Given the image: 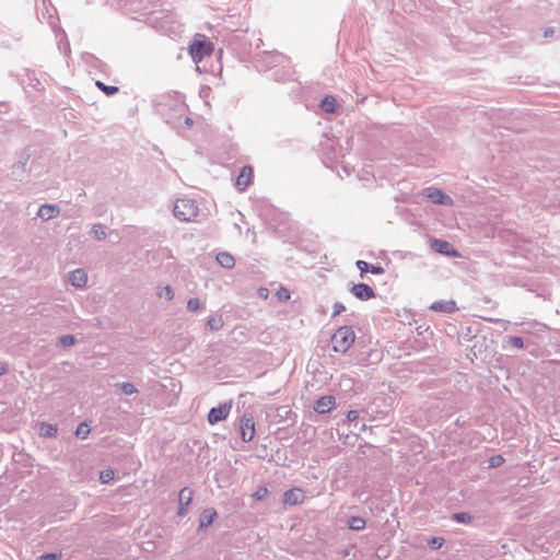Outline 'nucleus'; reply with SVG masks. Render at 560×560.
Here are the masks:
<instances>
[{"label":"nucleus","mask_w":560,"mask_h":560,"mask_svg":"<svg viewBox=\"0 0 560 560\" xmlns=\"http://www.w3.org/2000/svg\"><path fill=\"white\" fill-rule=\"evenodd\" d=\"M213 50V43L205 35L200 34H197L188 46V52L196 65L200 63L205 58L211 56Z\"/></svg>","instance_id":"nucleus-1"},{"label":"nucleus","mask_w":560,"mask_h":560,"mask_svg":"<svg viewBox=\"0 0 560 560\" xmlns=\"http://www.w3.org/2000/svg\"><path fill=\"white\" fill-rule=\"evenodd\" d=\"M355 340V334L351 326L339 327L331 337L332 350L335 352L346 353Z\"/></svg>","instance_id":"nucleus-2"},{"label":"nucleus","mask_w":560,"mask_h":560,"mask_svg":"<svg viewBox=\"0 0 560 560\" xmlns=\"http://www.w3.org/2000/svg\"><path fill=\"white\" fill-rule=\"evenodd\" d=\"M173 213L180 221H192L198 215V206L194 199L180 198L175 201Z\"/></svg>","instance_id":"nucleus-3"},{"label":"nucleus","mask_w":560,"mask_h":560,"mask_svg":"<svg viewBox=\"0 0 560 560\" xmlns=\"http://www.w3.org/2000/svg\"><path fill=\"white\" fill-rule=\"evenodd\" d=\"M32 154L28 148H25L18 153V161L11 167V176L15 180H22L30 173L27 164Z\"/></svg>","instance_id":"nucleus-4"},{"label":"nucleus","mask_w":560,"mask_h":560,"mask_svg":"<svg viewBox=\"0 0 560 560\" xmlns=\"http://www.w3.org/2000/svg\"><path fill=\"white\" fill-rule=\"evenodd\" d=\"M284 56L277 51H265L255 61L258 71H268L283 62Z\"/></svg>","instance_id":"nucleus-5"},{"label":"nucleus","mask_w":560,"mask_h":560,"mask_svg":"<svg viewBox=\"0 0 560 560\" xmlns=\"http://www.w3.org/2000/svg\"><path fill=\"white\" fill-rule=\"evenodd\" d=\"M232 409V401H224L217 407H212L207 416V420L210 424H215L220 421L225 420Z\"/></svg>","instance_id":"nucleus-6"},{"label":"nucleus","mask_w":560,"mask_h":560,"mask_svg":"<svg viewBox=\"0 0 560 560\" xmlns=\"http://www.w3.org/2000/svg\"><path fill=\"white\" fill-rule=\"evenodd\" d=\"M241 436L244 442H250L255 436V420L252 415L244 413L240 419Z\"/></svg>","instance_id":"nucleus-7"},{"label":"nucleus","mask_w":560,"mask_h":560,"mask_svg":"<svg viewBox=\"0 0 560 560\" xmlns=\"http://www.w3.org/2000/svg\"><path fill=\"white\" fill-rule=\"evenodd\" d=\"M425 196L434 205L452 206L453 199L451 196L445 194L442 189L435 187H429L425 189Z\"/></svg>","instance_id":"nucleus-8"},{"label":"nucleus","mask_w":560,"mask_h":560,"mask_svg":"<svg viewBox=\"0 0 560 560\" xmlns=\"http://www.w3.org/2000/svg\"><path fill=\"white\" fill-rule=\"evenodd\" d=\"M349 291L360 301H369L376 296L374 289L366 283H354Z\"/></svg>","instance_id":"nucleus-9"},{"label":"nucleus","mask_w":560,"mask_h":560,"mask_svg":"<svg viewBox=\"0 0 560 560\" xmlns=\"http://www.w3.org/2000/svg\"><path fill=\"white\" fill-rule=\"evenodd\" d=\"M431 248L439 254L448 256V257H455L457 256V250L454 248V246L445 241L440 238H431L430 240Z\"/></svg>","instance_id":"nucleus-10"},{"label":"nucleus","mask_w":560,"mask_h":560,"mask_svg":"<svg viewBox=\"0 0 560 560\" xmlns=\"http://www.w3.org/2000/svg\"><path fill=\"white\" fill-rule=\"evenodd\" d=\"M305 500V493L301 488H291L284 491L282 495V502L284 505H298L302 504Z\"/></svg>","instance_id":"nucleus-11"},{"label":"nucleus","mask_w":560,"mask_h":560,"mask_svg":"<svg viewBox=\"0 0 560 560\" xmlns=\"http://www.w3.org/2000/svg\"><path fill=\"white\" fill-rule=\"evenodd\" d=\"M253 173H254V170H253V167L250 165H244L241 168V172H240V174H238V176L236 178V182H235V187L240 191H244V190L247 189V187L252 183Z\"/></svg>","instance_id":"nucleus-12"},{"label":"nucleus","mask_w":560,"mask_h":560,"mask_svg":"<svg viewBox=\"0 0 560 560\" xmlns=\"http://www.w3.org/2000/svg\"><path fill=\"white\" fill-rule=\"evenodd\" d=\"M429 310L444 314H452L457 311L456 302L454 300H440L433 302Z\"/></svg>","instance_id":"nucleus-13"},{"label":"nucleus","mask_w":560,"mask_h":560,"mask_svg":"<svg viewBox=\"0 0 560 560\" xmlns=\"http://www.w3.org/2000/svg\"><path fill=\"white\" fill-rule=\"evenodd\" d=\"M217 517L218 513L213 508L205 509L199 516L198 532H201L202 529L211 526L213 522L217 520Z\"/></svg>","instance_id":"nucleus-14"},{"label":"nucleus","mask_w":560,"mask_h":560,"mask_svg":"<svg viewBox=\"0 0 560 560\" xmlns=\"http://www.w3.org/2000/svg\"><path fill=\"white\" fill-rule=\"evenodd\" d=\"M336 399L331 395L319 397L314 404V410L318 413H327L335 406Z\"/></svg>","instance_id":"nucleus-15"},{"label":"nucleus","mask_w":560,"mask_h":560,"mask_svg":"<svg viewBox=\"0 0 560 560\" xmlns=\"http://www.w3.org/2000/svg\"><path fill=\"white\" fill-rule=\"evenodd\" d=\"M355 266L360 270L361 277H363V275L366 272H371L373 275H383L385 271L381 265H372L364 260H357Z\"/></svg>","instance_id":"nucleus-16"},{"label":"nucleus","mask_w":560,"mask_h":560,"mask_svg":"<svg viewBox=\"0 0 560 560\" xmlns=\"http://www.w3.org/2000/svg\"><path fill=\"white\" fill-rule=\"evenodd\" d=\"M69 282L75 288H82L86 284L88 276L83 269H75L69 272Z\"/></svg>","instance_id":"nucleus-17"},{"label":"nucleus","mask_w":560,"mask_h":560,"mask_svg":"<svg viewBox=\"0 0 560 560\" xmlns=\"http://www.w3.org/2000/svg\"><path fill=\"white\" fill-rule=\"evenodd\" d=\"M59 213V208L56 205H42L38 209L37 215L43 220H50Z\"/></svg>","instance_id":"nucleus-18"},{"label":"nucleus","mask_w":560,"mask_h":560,"mask_svg":"<svg viewBox=\"0 0 560 560\" xmlns=\"http://www.w3.org/2000/svg\"><path fill=\"white\" fill-rule=\"evenodd\" d=\"M217 262L225 269H232L235 266V258L228 252H220L217 255Z\"/></svg>","instance_id":"nucleus-19"},{"label":"nucleus","mask_w":560,"mask_h":560,"mask_svg":"<svg viewBox=\"0 0 560 560\" xmlns=\"http://www.w3.org/2000/svg\"><path fill=\"white\" fill-rule=\"evenodd\" d=\"M194 499V490L189 487H184L178 493V504L189 506Z\"/></svg>","instance_id":"nucleus-20"},{"label":"nucleus","mask_w":560,"mask_h":560,"mask_svg":"<svg viewBox=\"0 0 560 560\" xmlns=\"http://www.w3.org/2000/svg\"><path fill=\"white\" fill-rule=\"evenodd\" d=\"M320 108L326 112V113H329V114H332L337 110V101L334 96L331 95H326L322 101H320Z\"/></svg>","instance_id":"nucleus-21"},{"label":"nucleus","mask_w":560,"mask_h":560,"mask_svg":"<svg viewBox=\"0 0 560 560\" xmlns=\"http://www.w3.org/2000/svg\"><path fill=\"white\" fill-rule=\"evenodd\" d=\"M58 434V427L52 423L43 422L39 427V435L44 438H55Z\"/></svg>","instance_id":"nucleus-22"},{"label":"nucleus","mask_w":560,"mask_h":560,"mask_svg":"<svg viewBox=\"0 0 560 560\" xmlns=\"http://www.w3.org/2000/svg\"><path fill=\"white\" fill-rule=\"evenodd\" d=\"M474 520V515H471L469 512H455L451 515V521L458 524L469 525Z\"/></svg>","instance_id":"nucleus-23"},{"label":"nucleus","mask_w":560,"mask_h":560,"mask_svg":"<svg viewBox=\"0 0 560 560\" xmlns=\"http://www.w3.org/2000/svg\"><path fill=\"white\" fill-rule=\"evenodd\" d=\"M365 525H366V522L361 516H351L347 521L348 528H350L351 530H354V532H360V530L364 529Z\"/></svg>","instance_id":"nucleus-24"},{"label":"nucleus","mask_w":560,"mask_h":560,"mask_svg":"<svg viewBox=\"0 0 560 560\" xmlns=\"http://www.w3.org/2000/svg\"><path fill=\"white\" fill-rule=\"evenodd\" d=\"M27 84L36 91L44 89L39 79L36 78L35 71L26 70Z\"/></svg>","instance_id":"nucleus-25"},{"label":"nucleus","mask_w":560,"mask_h":560,"mask_svg":"<svg viewBox=\"0 0 560 560\" xmlns=\"http://www.w3.org/2000/svg\"><path fill=\"white\" fill-rule=\"evenodd\" d=\"M95 85L106 95L113 96L119 92V88L116 85H107L104 82L97 80Z\"/></svg>","instance_id":"nucleus-26"},{"label":"nucleus","mask_w":560,"mask_h":560,"mask_svg":"<svg viewBox=\"0 0 560 560\" xmlns=\"http://www.w3.org/2000/svg\"><path fill=\"white\" fill-rule=\"evenodd\" d=\"M223 318L221 315L219 316H211L209 317L207 322V327L212 331H218L223 327Z\"/></svg>","instance_id":"nucleus-27"},{"label":"nucleus","mask_w":560,"mask_h":560,"mask_svg":"<svg viewBox=\"0 0 560 560\" xmlns=\"http://www.w3.org/2000/svg\"><path fill=\"white\" fill-rule=\"evenodd\" d=\"M115 386L118 389H120L125 395H132V394L138 393L137 387L130 382L117 383Z\"/></svg>","instance_id":"nucleus-28"},{"label":"nucleus","mask_w":560,"mask_h":560,"mask_svg":"<svg viewBox=\"0 0 560 560\" xmlns=\"http://www.w3.org/2000/svg\"><path fill=\"white\" fill-rule=\"evenodd\" d=\"M77 338L74 335H63L58 339V346L61 348H69L75 345Z\"/></svg>","instance_id":"nucleus-29"},{"label":"nucleus","mask_w":560,"mask_h":560,"mask_svg":"<svg viewBox=\"0 0 560 560\" xmlns=\"http://www.w3.org/2000/svg\"><path fill=\"white\" fill-rule=\"evenodd\" d=\"M91 232H92L93 236L98 241L105 240L106 235H107L104 226L101 223L93 224Z\"/></svg>","instance_id":"nucleus-30"},{"label":"nucleus","mask_w":560,"mask_h":560,"mask_svg":"<svg viewBox=\"0 0 560 560\" xmlns=\"http://www.w3.org/2000/svg\"><path fill=\"white\" fill-rule=\"evenodd\" d=\"M90 432L91 430L89 425L85 422H82L77 427L75 435L79 439L85 440L89 436Z\"/></svg>","instance_id":"nucleus-31"},{"label":"nucleus","mask_w":560,"mask_h":560,"mask_svg":"<svg viewBox=\"0 0 560 560\" xmlns=\"http://www.w3.org/2000/svg\"><path fill=\"white\" fill-rule=\"evenodd\" d=\"M159 296H165L167 301H171L174 299V291L171 285L166 284L162 288H159V291L156 292Z\"/></svg>","instance_id":"nucleus-32"},{"label":"nucleus","mask_w":560,"mask_h":560,"mask_svg":"<svg viewBox=\"0 0 560 560\" xmlns=\"http://www.w3.org/2000/svg\"><path fill=\"white\" fill-rule=\"evenodd\" d=\"M445 540L443 537H438V536H432L429 540H428V546L432 549V550H438L440 549L443 545H444Z\"/></svg>","instance_id":"nucleus-33"},{"label":"nucleus","mask_w":560,"mask_h":560,"mask_svg":"<svg viewBox=\"0 0 560 560\" xmlns=\"http://www.w3.org/2000/svg\"><path fill=\"white\" fill-rule=\"evenodd\" d=\"M506 340H508V342L511 346H513V347H515L517 349H523L524 348V340L520 336H508Z\"/></svg>","instance_id":"nucleus-34"},{"label":"nucleus","mask_w":560,"mask_h":560,"mask_svg":"<svg viewBox=\"0 0 560 560\" xmlns=\"http://www.w3.org/2000/svg\"><path fill=\"white\" fill-rule=\"evenodd\" d=\"M115 477V472L113 469H105V470H102L101 474H100V480L102 483H108L109 481H112Z\"/></svg>","instance_id":"nucleus-35"},{"label":"nucleus","mask_w":560,"mask_h":560,"mask_svg":"<svg viewBox=\"0 0 560 560\" xmlns=\"http://www.w3.org/2000/svg\"><path fill=\"white\" fill-rule=\"evenodd\" d=\"M269 493V490L267 487L265 486H261V487H258L257 490L253 493V497L255 500L257 501H262L266 499V497L268 495Z\"/></svg>","instance_id":"nucleus-36"},{"label":"nucleus","mask_w":560,"mask_h":560,"mask_svg":"<svg viewBox=\"0 0 560 560\" xmlns=\"http://www.w3.org/2000/svg\"><path fill=\"white\" fill-rule=\"evenodd\" d=\"M202 306L200 300L198 298H190L187 301V310L190 312H197Z\"/></svg>","instance_id":"nucleus-37"},{"label":"nucleus","mask_w":560,"mask_h":560,"mask_svg":"<svg viewBox=\"0 0 560 560\" xmlns=\"http://www.w3.org/2000/svg\"><path fill=\"white\" fill-rule=\"evenodd\" d=\"M504 462H505V459L502 455H493L489 458V467L498 468V467L502 466Z\"/></svg>","instance_id":"nucleus-38"},{"label":"nucleus","mask_w":560,"mask_h":560,"mask_svg":"<svg viewBox=\"0 0 560 560\" xmlns=\"http://www.w3.org/2000/svg\"><path fill=\"white\" fill-rule=\"evenodd\" d=\"M62 557V552H46L40 555L37 560H60Z\"/></svg>","instance_id":"nucleus-39"},{"label":"nucleus","mask_w":560,"mask_h":560,"mask_svg":"<svg viewBox=\"0 0 560 560\" xmlns=\"http://www.w3.org/2000/svg\"><path fill=\"white\" fill-rule=\"evenodd\" d=\"M276 295H277V299L280 302H287L290 299V296H291L290 291L288 289L283 288V287H281L277 291Z\"/></svg>","instance_id":"nucleus-40"},{"label":"nucleus","mask_w":560,"mask_h":560,"mask_svg":"<svg viewBox=\"0 0 560 560\" xmlns=\"http://www.w3.org/2000/svg\"><path fill=\"white\" fill-rule=\"evenodd\" d=\"M290 77V73L289 71H280V70H277L275 73H273V79L278 82H284L289 79Z\"/></svg>","instance_id":"nucleus-41"},{"label":"nucleus","mask_w":560,"mask_h":560,"mask_svg":"<svg viewBox=\"0 0 560 560\" xmlns=\"http://www.w3.org/2000/svg\"><path fill=\"white\" fill-rule=\"evenodd\" d=\"M345 311H346V306L341 302H335L332 317L341 314Z\"/></svg>","instance_id":"nucleus-42"},{"label":"nucleus","mask_w":560,"mask_h":560,"mask_svg":"<svg viewBox=\"0 0 560 560\" xmlns=\"http://www.w3.org/2000/svg\"><path fill=\"white\" fill-rule=\"evenodd\" d=\"M359 419V411L358 410H349L347 412V421L348 422H354Z\"/></svg>","instance_id":"nucleus-43"},{"label":"nucleus","mask_w":560,"mask_h":560,"mask_svg":"<svg viewBox=\"0 0 560 560\" xmlns=\"http://www.w3.org/2000/svg\"><path fill=\"white\" fill-rule=\"evenodd\" d=\"M174 110L178 119L185 116V106L183 104H176Z\"/></svg>","instance_id":"nucleus-44"},{"label":"nucleus","mask_w":560,"mask_h":560,"mask_svg":"<svg viewBox=\"0 0 560 560\" xmlns=\"http://www.w3.org/2000/svg\"><path fill=\"white\" fill-rule=\"evenodd\" d=\"M555 33H556V31L553 27H546L544 31V37L546 39H549V38L553 37Z\"/></svg>","instance_id":"nucleus-45"},{"label":"nucleus","mask_w":560,"mask_h":560,"mask_svg":"<svg viewBox=\"0 0 560 560\" xmlns=\"http://www.w3.org/2000/svg\"><path fill=\"white\" fill-rule=\"evenodd\" d=\"M188 506L178 504L177 515L184 517L187 514Z\"/></svg>","instance_id":"nucleus-46"},{"label":"nucleus","mask_w":560,"mask_h":560,"mask_svg":"<svg viewBox=\"0 0 560 560\" xmlns=\"http://www.w3.org/2000/svg\"><path fill=\"white\" fill-rule=\"evenodd\" d=\"M9 371V365L5 362H0V376L5 375Z\"/></svg>","instance_id":"nucleus-47"},{"label":"nucleus","mask_w":560,"mask_h":560,"mask_svg":"<svg viewBox=\"0 0 560 560\" xmlns=\"http://www.w3.org/2000/svg\"><path fill=\"white\" fill-rule=\"evenodd\" d=\"M184 122L187 127H191L194 124L192 119L189 117H185Z\"/></svg>","instance_id":"nucleus-48"},{"label":"nucleus","mask_w":560,"mask_h":560,"mask_svg":"<svg viewBox=\"0 0 560 560\" xmlns=\"http://www.w3.org/2000/svg\"><path fill=\"white\" fill-rule=\"evenodd\" d=\"M165 122L168 124V125H172V126L176 125V122L173 121L171 118H165Z\"/></svg>","instance_id":"nucleus-49"},{"label":"nucleus","mask_w":560,"mask_h":560,"mask_svg":"<svg viewBox=\"0 0 560 560\" xmlns=\"http://www.w3.org/2000/svg\"><path fill=\"white\" fill-rule=\"evenodd\" d=\"M165 106H166L165 104L160 103V104H159V110H160V112H162V110L164 109V107H165Z\"/></svg>","instance_id":"nucleus-50"},{"label":"nucleus","mask_w":560,"mask_h":560,"mask_svg":"<svg viewBox=\"0 0 560 560\" xmlns=\"http://www.w3.org/2000/svg\"><path fill=\"white\" fill-rule=\"evenodd\" d=\"M345 171H346V173H347L348 175L350 174V168H349V167H347V166H346V167H345Z\"/></svg>","instance_id":"nucleus-51"},{"label":"nucleus","mask_w":560,"mask_h":560,"mask_svg":"<svg viewBox=\"0 0 560 560\" xmlns=\"http://www.w3.org/2000/svg\"><path fill=\"white\" fill-rule=\"evenodd\" d=\"M91 57H92L96 62L101 63V60H100V59H97V58H95V57H93V56H91Z\"/></svg>","instance_id":"nucleus-52"}]
</instances>
